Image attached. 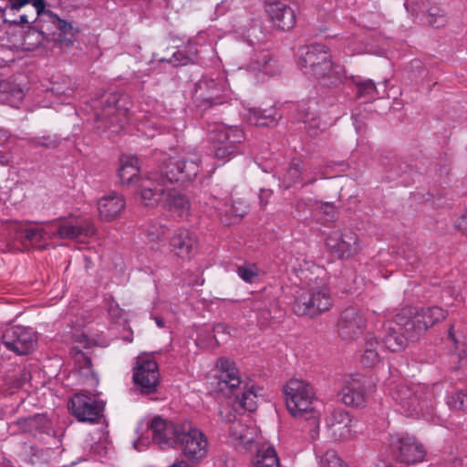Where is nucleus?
Returning <instances> with one entry per match:
<instances>
[{
  "label": "nucleus",
  "mask_w": 467,
  "mask_h": 467,
  "mask_svg": "<svg viewBox=\"0 0 467 467\" xmlns=\"http://www.w3.org/2000/svg\"><path fill=\"white\" fill-rule=\"evenodd\" d=\"M155 322H156V324H157V326H158L159 327H165V322H164V320H163L162 318H161V317H156V318H155Z\"/></svg>",
  "instance_id": "0e129e2a"
},
{
  "label": "nucleus",
  "mask_w": 467,
  "mask_h": 467,
  "mask_svg": "<svg viewBox=\"0 0 467 467\" xmlns=\"http://www.w3.org/2000/svg\"><path fill=\"white\" fill-rule=\"evenodd\" d=\"M0 467H12V466L9 464V462H1Z\"/></svg>",
  "instance_id": "338daca9"
},
{
  "label": "nucleus",
  "mask_w": 467,
  "mask_h": 467,
  "mask_svg": "<svg viewBox=\"0 0 467 467\" xmlns=\"http://www.w3.org/2000/svg\"><path fill=\"white\" fill-rule=\"evenodd\" d=\"M379 362V355L377 349H364L361 356V363L366 367H372Z\"/></svg>",
  "instance_id": "de8ad7c7"
},
{
  "label": "nucleus",
  "mask_w": 467,
  "mask_h": 467,
  "mask_svg": "<svg viewBox=\"0 0 467 467\" xmlns=\"http://www.w3.org/2000/svg\"><path fill=\"white\" fill-rule=\"evenodd\" d=\"M408 339L400 333L399 328L395 327H389L388 334L383 337V346L392 351L397 352L405 348Z\"/></svg>",
  "instance_id": "72a5a7b5"
},
{
  "label": "nucleus",
  "mask_w": 467,
  "mask_h": 467,
  "mask_svg": "<svg viewBox=\"0 0 467 467\" xmlns=\"http://www.w3.org/2000/svg\"><path fill=\"white\" fill-rule=\"evenodd\" d=\"M45 40V32L43 29H36L31 27L24 36V45L27 46L28 49H33L41 45Z\"/></svg>",
  "instance_id": "79ce46f5"
},
{
  "label": "nucleus",
  "mask_w": 467,
  "mask_h": 467,
  "mask_svg": "<svg viewBox=\"0 0 467 467\" xmlns=\"http://www.w3.org/2000/svg\"><path fill=\"white\" fill-rule=\"evenodd\" d=\"M342 402L350 407H363L366 403V385L360 375L348 376L338 392Z\"/></svg>",
  "instance_id": "412c9836"
},
{
  "label": "nucleus",
  "mask_w": 467,
  "mask_h": 467,
  "mask_svg": "<svg viewBox=\"0 0 467 467\" xmlns=\"http://www.w3.org/2000/svg\"><path fill=\"white\" fill-rule=\"evenodd\" d=\"M5 93H6L5 100L15 108H17L18 104L24 99L23 89L16 86L11 87L9 91L5 90Z\"/></svg>",
  "instance_id": "49530a36"
},
{
  "label": "nucleus",
  "mask_w": 467,
  "mask_h": 467,
  "mask_svg": "<svg viewBox=\"0 0 467 467\" xmlns=\"http://www.w3.org/2000/svg\"><path fill=\"white\" fill-rule=\"evenodd\" d=\"M367 325L364 312L357 307H348L342 311L337 327L338 334L344 340H353L363 332Z\"/></svg>",
  "instance_id": "aec40b11"
},
{
  "label": "nucleus",
  "mask_w": 467,
  "mask_h": 467,
  "mask_svg": "<svg viewBox=\"0 0 467 467\" xmlns=\"http://www.w3.org/2000/svg\"><path fill=\"white\" fill-rule=\"evenodd\" d=\"M223 413V410H221V418L225 421L231 422L228 431L230 442L241 452H245L251 450L256 436L255 428L254 426L246 425L241 420H236L235 416L233 415L230 410L227 411L225 416Z\"/></svg>",
  "instance_id": "dca6fc26"
},
{
  "label": "nucleus",
  "mask_w": 467,
  "mask_h": 467,
  "mask_svg": "<svg viewBox=\"0 0 467 467\" xmlns=\"http://www.w3.org/2000/svg\"><path fill=\"white\" fill-rule=\"evenodd\" d=\"M161 375L158 364L149 357H139L133 369V380L142 394L157 392Z\"/></svg>",
  "instance_id": "4468645a"
},
{
  "label": "nucleus",
  "mask_w": 467,
  "mask_h": 467,
  "mask_svg": "<svg viewBox=\"0 0 467 467\" xmlns=\"http://www.w3.org/2000/svg\"><path fill=\"white\" fill-rule=\"evenodd\" d=\"M38 145H42V146H45V147H56V142L55 141L41 142V143H38Z\"/></svg>",
  "instance_id": "69168bd1"
},
{
  "label": "nucleus",
  "mask_w": 467,
  "mask_h": 467,
  "mask_svg": "<svg viewBox=\"0 0 467 467\" xmlns=\"http://www.w3.org/2000/svg\"><path fill=\"white\" fill-rule=\"evenodd\" d=\"M284 393L287 410L293 417H306L312 425L318 424L319 413L314 406L315 391L308 382L292 379L285 385Z\"/></svg>",
  "instance_id": "39448f33"
},
{
  "label": "nucleus",
  "mask_w": 467,
  "mask_h": 467,
  "mask_svg": "<svg viewBox=\"0 0 467 467\" xmlns=\"http://www.w3.org/2000/svg\"><path fill=\"white\" fill-rule=\"evenodd\" d=\"M266 203H267V202H263V201H261V205H262V206H265V205H266Z\"/></svg>",
  "instance_id": "774afa93"
},
{
  "label": "nucleus",
  "mask_w": 467,
  "mask_h": 467,
  "mask_svg": "<svg viewBox=\"0 0 467 467\" xmlns=\"http://www.w3.org/2000/svg\"><path fill=\"white\" fill-rule=\"evenodd\" d=\"M170 245L178 256L190 258L193 250L197 247V239L192 232L180 228L173 233Z\"/></svg>",
  "instance_id": "bb28decb"
},
{
  "label": "nucleus",
  "mask_w": 467,
  "mask_h": 467,
  "mask_svg": "<svg viewBox=\"0 0 467 467\" xmlns=\"http://www.w3.org/2000/svg\"><path fill=\"white\" fill-rule=\"evenodd\" d=\"M319 467H348L335 450H327L319 456Z\"/></svg>",
  "instance_id": "a19ab883"
},
{
  "label": "nucleus",
  "mask_w": 467,
  "mask_h": 467,
  "mask_svg": "<svg viewBox=\"0 0 467 467\" xmlns=\"http://www.w3.org/2000/svg\"><path fill=\"white\" fill-rule=\"evenodd\" d=\"M216 367L220 375L219 386L222 391L226 389L235 396L234 405L248 411H254L257 408L259 389L254 383H245L240 379L239 371L235 364L225 358L217 360Z\"/></svg>",
  "instance_id": "f03ea898"
},
{
  "label": "nucleus",
  "mask_w": 467,
  "mask_h": 467,
  "mask_svg": "<svg viewBox=\"0 0 467 467\" xmlns=\"http://www.w3.org/2000/svg\"><path fill=\"white\" fill-rule=\"evenodd\" d=\"M200 171V158L197 155L171 157L161 166V176L169 184L192 182Z\"/></svg>",
  "instance_id": "9d476101"
},
{
  "label": "nucleus",
  "mask_w": 467,
  "mask_h": 467,
  "mask_svg": "<svg viewBox=\"0 0 467 467\" xmlns=\"http://www.w3.org/2000/svg\"><path fill=\"white\" fill-rule=\"evenodd\" d=\"M329 49L321 44H312L306 48L298 59L305 73L317 79L327 80L325 84L336 85L343 77L342 67L331 61Z\"/></svg>",
  "instance_id": "20e7f679"
},
{
  "label": "nucleus",
  "mask_w": 467,
  "mask_h": 467,
  "mask_svg": "<svg viewBox=\"0 0 467 467\" xmlns=\"http://www.w3.org/2000/svg\"><path fill=\"white\" fill-rule=\"evenodd\" d=\"M238 276L246 283L252 284L259 276L258 268L254 264L237 266Z\"/></svg>",
  "instance_id": "37998d69"
},
{
  "label": "nucleus",
  "mask_w": 467,
  "mask_h": 467,
  "mask_svg": "<svg viewBox=\"0 0 467 467\" xmlns=\"http://www.w3.org/2000/svg\"><path fill=\"white\" fill-rule=\"evenodd\" d=\"M68 409L78 421L98 423L102 417L104 407L90 396L77 393L70 399Z\"/></svg>",
  "instance_id": "f3484780"
},
{
  "label": "nucleus",
  "mask_w": 467,
  "mask_h": 467,
  "mask_svg": "<svg viewBox=\"0 0 467 467\" xmlns=\"http://www.w3.org/2000/svg\"><path fill=\"white\" fill-rule=\"evenodd\" d=\"M29 378H30V373L27 370H26V369L21 370L20 379L15 384V387L19 388V387L23 386L24 383L26 381H27Z\"/></svg>",
  "instance_id": "864d4df0"
},
{
  "label": "nucleus",
  "mask_w": 467,
  "mask_h": 467,
  "mask_svg": "<svg viewBox=\"0 0 467 467\" xmlns=\"http://www.w3.org/2000/svg\"><path fill=\"white\" fill-rule=\"evenodd\" d=\"M27 5V0H11L12 9H20L21 7Z\"/></svg>",
  "instance_id": "bf43d9fd"
},
{
  "label": "nucleus",
  "mask_w": 467,
  "mask_h": 467,
  "mask_svg": "<svg viewBox=\"0 0 467 467\" xmlns=\"http://www.w3.org/2000/svg\"><path fill=\"white\" fill-rule=\"evenodd\" d=\"M2 342L8 350L16 354L27 355L35 348L36 337L29 327L11 326L5 330Z\"/></svg>",
  "instance_id": "2eb2a0df"
},
{
  "label": "nucleus",
  "mask_w": 467,
  "mask_h": 467,
  "mask_svg": "<svg viewBox=\"0 0 467 467\" xmlns=\"http://www.w3.org/2000/svg\"><path fill=\"white\" fill-rule=\"evenodd\" d=\"M150 120H147V121H143V122H141V123L140 124L139 130H142V131L145 133V135H146L147 137H153V136H154V133H152V132H147V131H146V129H147V128H150Z\"/></svg>",
  "instance_id": "13d9d810"
},
{
  "label": "nucleus",
  "mask_w": 467,
  "mask_h": 467,
  "mask_svg": "<svg viewBox=\"0 0 467 467\" xmlns=\"http://www.w3.org/2000/svg\"><path fill=\"white\" fill-rule=\"evenodd\" d=\"M306 124V132L310 137H317L322 130L321 120L319 118H311L310 120H304Z\"/></svg>",
  "instance_id": "09e8293b"
},
{
  "label": "nucleus",
  "mask_w": 467,
  "mask_h": 467,
  "mask_svg": "<svg viewBox=\"0 0 467 467\" xmlns=\"http://www.w3.org/2000/svg\"><path fill=\"white\" fill-rule=\"evenodd\" d=\"M333 306L330 290L327 286L311 287L297 293L293 311L296 316L315 317L328 311Z\"/></svg>",
  "instance_id": "0eeeda50"
},
{
  "label": "nucleus",
  "mask_w": 467,
  "mask_h": 467,
  "mask_svg": "<svg viewBox=\"0 0 467 467\" xmlns=\"http://www.w3.org/2000/svg\"><path fill=\"white\" fill-rule=\"evenodd\" d=\"M448 406L456 410H467V389H457L447 398Z\"/></svg>",
  "instance_id": "58836bf2"
},
{
  "label": "nucleus",
  "mask_w": 467,
  "mask_h": 467,
  "mask_svg": "<svg viewBox=\"0 0 467 467\" xmlns=\"http://www.w3.org/2000/svg\"><path fill=\"white\" fill-rule=\"evenodd\" d=\"M129 103L126 96L116 93L109 94L101 111L96 114L97 119L109 123L107 126L109 128L116 126L118 129L113 131H119V129H122L130 120Z\"/></svg>",
  "instance_id": "f8f14e48"
},
{
  "label": "nucleus",
  "mask_w": 467,
  "mask_h": 467,
  "mask_svg": "<svg viewBox=\"0 0 467 467\" xmlns=\"http://www.w3.org/2000/svg\"><path fill=\"white\" fill-rule=\"evenodd\" d=\"M209 140L214 156L219 160H226L236 152L238 146L244 140V133L237 126L217 123L209 127Z\"/></svg>",
  "instance_id": "6e6552de"
},
{
  "label": "nucleus",
  "mask_w": 467,
  "mask_h": 467,
  "mask_svg": "<svg viewBox=\"0 0 467 467\" xmlns=\"http://www.w3.org/2000/svg\"><path fill=\"white\" fill-rule=\"evenodd\" d=\"M457 227L460 231H462L463 234H467V215H462L458 223Z\"/></svg>",
  "instance_id": "6e6d98bb"
},
{
  "label": "nucleus",
  "mask_w": 467,
  "mask_h": 467,
  "mask_svg": "<svg viewBox=\"0 0 467 467\" xmlns=\"http://www.w3.org/2000/svg\"><path fill=\"white\" fill-rule=\"evenodd\" d=\"M8 139L7 131L0 130V146L5 145L8 141Z\"/></svg>",
  "instance_id": "052dcab7"
},
{
  "label": "nucleus",
  "mask_w": 467,
  "mask_h": 467,
  "mask_svg": "<svg viewBox=\"0 0 467 467\" xmlns=\"http://www.w3.org/2000/svg\"><path fill=\"white\" fill-rule=\"evenodd\" d=\"M265 12L273 25L284 31H288L296 25V14L289 5L282 1L266 4Z\"/></svg>",
  "instance_id": "b1692460"
},
{
  "label": "nucleus",
  "mask_w": 467,
  "mask_h": 467,
  "mask_svg": "<svg viewBox=\"0 0 467 467\" xmlns=\"http://www.w3.org/2000/svg\"><path fill=\"white\" fill-rule=\"evenodd\" d=\"M199 53L198 44L195 41H189L184 50H178L172 56V62L175 66H183L194 63Z\"/></svg>",
  "instance_id": "f704fd0d"
},
{
  "label": "nucleus",
  "mask_w": 467,
  "mask_h": 467,
  "mask_svg": "<svg viewBox=\"0 0 467 467\" xmlns=\"http://www.w3.org/2000/svg\"><path fill=\"white\" fill-rule=\"evenodd\" d=\"M254 467H281L275 449L271 445L259 448Z\"/></svg>",
  "instance_id": "2f4dec72"
},
{
  "label": "nucleus",
  "mask_w": 467,
  "mask_h": 467,
  "mask_svg": "<svg viewBox=\"0 0 467 467\" xmlns=\"http://www.w3.org/2000/svg\"><path fill=\"white\" fill-rule=\"evenodd\" d=\"M318 213L326 216L325 221L331 222L336 218L335 206L328 202H323L318 205Z\"/></svg>",
  "instance_id": "8fccbe9b"
},
{
  "label": "nucleus",
  "mask_w": 467,
  "mask_h": 467,
  "mask_svg": "<svg viewBox=\"0 0 467 467\" xmlns=\"http://www.w3.org/2000/svg\"><path fill=\"white\" fill-rule=\"evenodd\" d=\"M394 325L410 341H416L424 333V327L411 308L401 309L394 317Z\"/></svg>",
  "instance_id": "5701e85b"
},
{
  "label": "nucleus",
  "mask_w": 467,
  "mask_h": 467,
  "mask_svg": "<svg viewBox=\"0 0 467 467\" xmlns=\"http://www.w3.org/2000/svg\"><path fill=\"white\" fill-rule=\"evenodd\" d=\"M416 315L420 321V324L424 327V332L434 326L436 323L443 320L446 317V312L439 306H431L421 308L416 312Z\"/></svg>",
  "instance_id": "7c9ffc66"
},
{
  "label": "nucleus",
  "mask_w": 467,
  "mask_h": 467,
  "mask_svg": "<svg viewBox=\"0 0 467 467\" xmlns=\"http://www.w3.org/2000/svg\"><path fill=\"white\" fill-rule=\"evenodd\" d=\"M194 98L200 107L207 109L226 103L231 99V92L224 78L203 77L195 85Z\"/></svg>",
  "instance_id": "9b49d317"
},
{
  "label": "nucleus",
  "mask_w": 467,
  "mask_h": 467,
  "mask_svg": "<svg viewBox=\"0 0 467 467\" xmlns=\"http://www.w3.org/2000/svg\"><path fill=\"white\" fill-rule=\"evenodd\" d=\"M357 422L348 411L341 409L333 410L326 419L330 435L338 441L350 440L356 432Z\"/></svg>",
  "instance_id": "6ab92c4d"
},
{
  "label": "nucleus",
  "mask_w": 467,
  "mask_h": 467,
  "mask_svg": "<svg viewBox=\"0 0 467 467\" xmlns=\"http://www.w3.org/2000/svg\"><path fill=\"white\" fill-rule=\"evenodd\" d=\"M168 227L161 223L153 222L150 223L144 230V234L149 243L159 244L165 241Z\"/></svg>",
  "instance_id": "4c0bfd02"
},
{
  "label": "nucleus",
  "mask_w": 467,
  "mask_h": 467,
  "mask_svg": "<svg viewBox=\"0 0 467 467\" xmlns=\"http://www.w3.org/2000/svg\"><path fill=\"white\" fill-rule=\"evenodd\" d=\"M163 197L165 207L173 215L181 219L188 217L191 203L189 199L185 195H183L182 193L174 189H170L168 186Z\"/></svg>",
  "instance_id": "cd10ccee"
},
{
  "label": "nucleus",
  "mask_w": 467,
  "mask_h": 467,
  "mask_svg": "<svg viewBox=\"0 0 467 467\" xmlns=\"http://www.w3.org/2000/svg\"><path fill=\"white\" fill-rule=\"evenodd\" d=\"M326 245L331 254L343 260L351 259L361 251L359 238L350 229L332 231L326 238Z\"/></svg>",
  "instance_id": "ddd939ff"
},
{
  "label": "nucleus",
  "mask_w": 467,
  "mask_h": 467,
  "mask_svg": "<svg viewBox=\"0 0 467 467\" xmlns=\"http://www.w3.org/2000/svg\"><path fill=\"white\" fill-rule=\"evenodd\" d=\"M375 467H390V465L387 462L379 460L375 464Z\"/></svg>",
  "instance_id": "680f3d73"
},
{
  "label": "nucleus",
  "mask_w": 467,
  "mask_h": 467,
  "mask_svg": "<svg viewBox=\"0 0 467 467\" xmlns=\"http://www.w3.org/2000/svg\"><path fill=\"white\" fill-rule=\"evenodd\" d=\"M75 359L76 366L81 374H83L85 377L92 374V364L90 358L86 356L83 352L78 351L75 357Z\"/></svg>",
  "instance_id": "c03bdc74"
},
{
  "label": "nucleus",
  "mask_w": 467,
  "mask_h": 467,
  "mask_svg": "<svg viewBox=\"0 0 467 467\" xmlns=\"http://www.w3.org/2000/svg\"><path fill=\"white\" fill-rule=\"evenodd\" d=\"M48 21L58 31L57 36H54L55 40L59 42H71L75 33L70 23L60 19L53 13H48Z\"/></svg>",
  "instance_id": "473e14b6"
},
{
  "label": "nucleus",
  "mask_w": 467,
  "mask_h": 467,
  "mask_svg": "<svg viewBox=\"0 0 467 467\" xmlns=\"http://www.w3.org/2000/svg\"><path fill=\"white\" fill-rule=\"evenodd\" d=\"M14 238L26 245L29 243L37 249L44 250L47 247V241L54 238L72 239L81 241L85 237L95 234V226L92 222L84 220L80 223L62 222L56 220L45 223L41 226H32L27 223L14 224Z\"/></svg>",
  "instance_id": "f257e3e1"
},
{
  "label": "nucleus",
  "mask_w": 467,
  "mask_h": 467,
  "mask_svg": "<svg viewBox=\"0 0 467 467\" xmlns=\"http://www.w3.org/2000/svg\"><path fill=\"white\" fill-rule=\"evenodd\" d=\"M124 197L115 192L101 197L98 202V209L101 219L107 222L113 221L120 216L125 210Z\"/></svg>",
  "instance_id": "a878e982"
},
{
  "label": "nucleus",
  "mask_w": 467,
  "mask_h": 467,
  "mask_svg": "<svg viewBox=\"0 0 467 467\" xmlns=\"http://www.w3.org/2000/svg\"><path fill=\"white\" fill-rule=\"evenodd\" d=\"M247 121L255 126H275L276 123L275 117L272 114H266L265 111H262L257 109H249L246 113Z\"/></svg>",
  "instance_id": "e433bc0d"
},
{
  "label": "nucleus",
  "mask_w": 467,
  "mask_h": 467,
  "mask_svg": "<svg viewBox=\"0 0 467 467\" xmlns=\"http://www.w3.org/2000/svg\"><path fill=\"white\" fill-rule=\"evenodd\" d=\"M357 98L365 99H374L378 95L375 83L371 79H365L356 83Z\"/></svg>",
  "instance_id": "ea45409f"
},
{
  "label": "nucleus",
  "mask_w": 467,
  "mask_h": 467,
  "mask_svg": "<svg viewBox=\"0 0 467 467\" xmlns=\"http://www.w3.org/2000/svg\"><path fill=\"white\" fill-rule=\"evenodd\" d=\"M389 389L392 400L408 416L428 409L434 399L433 388L420 383L390 380Z\"/></svg>",
  "instance_id": "7ed1b4c3"
},
{
  "label": "nucleus",
  "mask_w": 467,
  "mask_h": 467,
  "mask_svg": "<svg viewBox=\"0 0 467 467\" xmlns=\"http://www.w3.org/2000/svg\"><path fill=\"white\" fill-rule=\"evenodd\" d=\"M19 21L21 24H27L30 22L28 16L26 15H21L20 16V18H19Z\"/></svg>",
  "instance_id": "e2e57ef3"
},
{
  "label": "nucleus",
  "mask_w": 467,
  "mask_h": 467,
  "mask_svg": "<svg viewBox=\"0 0 467 467\" xmlns=\"http://www.w3.org/2000/svg\"><path fill=\"white\" fill-rule=\"evenodd\" d=\"M405 6L408 11L411 8L412 15L418 11L427 13V23L432 27L439 28L447 23L444 10L436 5H431L429 1L415 5L405 4Z\"/></svg>",
  "instance_id": "c85d7f7f"
},
{
  "label": "nucleus",
  "mask_w": 467,
  "mask_h": 467,
  "mask_svg": "<svg viewBox=\"0 0 467 467\" xmlns=\"http://www.w3.org/2000/svg\"><path fill=\"white\" fill-rule=\"evenodd\" d=\"M379 347V342L378 339L371 335L367 336L366 337V343H365V349H377Z\"/></svg>",
  "instance_id": "603ef678"
},
{
  "label": "nucleus",
  "mask_w": 467,
  "mask_h": 467,
  "mask_svg": "<svg viewBox=\"0 0 467 467\" xmlns=\"http://www.w3.org/2000/svg\"><path fill=\"white\" fill-rule=\"evenodd\" d=\"M168 186L161 171H150L138 180L137 192L146 206H153L164 196Z\"/></svg>",
  "instance_id": "a211bd4d"
},
{
  "label": "nucleus",
  "mask_w": 467,
  "mask_h": 467,
  "mask_svg": "<svg viewBox=\"0 0 467 467\" xmlns=\"http://www.w3.org/2000/svg\"><path fill=\"white\" fill-rule=\"evenodd\" d=\"M118 171L122 183H130L140 171V160L135 156H122Z\"/></svg>",
  "instance_id": "c756f323"
},
{
  "label": "nucleus",
  "mask_w": 467,
  "mask_h": 467,
  "mask_svg": "<svg viewBox=\"0 0 467 467\" xmlns=\"http://www.w3.org/2000/svg\"><path fill=\"white\" fill-rule=\"evenodd\" d=\"M271 57L268 52L262 51L255 54L254 58L251 61L249 67L252 70L265 71L267 64L270 62Z\"/></svg>",
  "instance_id": "a18cd8bd"
},
{
  "label": "nucleus",
  "mask_w": 467,
  "mask_h": 467,
  "mask_svg": "<svg viewBox=\"0 0 467 467\" xmlns=\"http://www.w3.org/2000/svg\"><path fill=\"white\" fill-rule=\"evenodd\" d=\"M180 422L174 423L166 421L161 417H155L150 429L152 434V441L161 447L171 446L174 448L176 436L179 434Z\"/></svg>",
  "instance_id": "393cba45"
},
{
  "label": "nucleus",
  "mask_w": 467,
  "mask_h": 467,
  "mask_svg": "<svg viewBox=\"0 0 467 467\" xmlns=\"http://www.w3.org/2000/svg\"><path fill=\"white\" fill-rule=\"evenodd\" d=\"M449 337L451 338V340L454 341L455 347L459 348V345L462 344L463 347H467V343L465 341L461 342L459 338L456 337L455 332H454V326H451L449 329Z\"/></svg>",
  "instance_id": "5fc2aeb1"
},
{
  "label": "nucleus",
  "mask_w": 467,
  "mask_h": 467,
  "mask_svg": "<svg viewBox=\"0 0 467 467\" xmlns=\"http://www.w3.org/2000/svg\"><path fill=\"white\" fill-rule=\"evenodd\" d=\"M174 448L180 450L188 462L199 463L209 453L210 443L205 433L190 420L180 422Z\"/></svg>",
  "instance_id": "423d86ee"
},
{
  "label": "nucleus",
  "mask_w": 467,
  "mask_h": 467,
  "mask_svg": "<svg viewBox=\"0 0 467 467\" xmlns=\"http://www.w3.org/2000/svg\"><path fill=\"white\" fill-rule=\"evenodd\" d=\"M33 6L35 7L37 16L44 15L48 17V13H52L51 11H46L45 0H34Z\"/></svg>",
  "instance_id": "3c124183"
},
{
  "label": "nucleus",
  "mask_w": 467,
  "mask_h": 467,
  "mask_svg": "<svg viewBox=\"0 0 467 467\" xmlns=\"http://www.w3.org/2000/svg\"><path fill=\"white\" fill-rule=\"evenodd\" d=\"M389 447L393 459L405 465L422 462L427 454L423 444L406 433L389 435Z\"/></svg>",
  "instance_id": "1a4fd4ad"
},
{
  "label": "nucleus",
  "mask_w": 467,
  "mask_h": 467,
  "mask_svg": "<svg viewBox=\"0 0 467 467\" xmlns=\"http://www.w3.org/2000/svg\"><path fill=\"white\" fill-rule=\"evenodd\" d=\"M302 163L300 159H293L289 163L288 168L280 178L285 189H289L299 181L302 171Z\"/></svg>",
  "instance_id": "c9c22d12"
},
{
  "label": "nucleus",
  "mask_w": 467,
  "mask_h": 467,
  "mask_svg": "<svg viewBox=\"0 0 467 467\" xmlns=\"http://www.w3.org/2000/svg\"><path fill=\"white\" fill-rule=\"evenodd\" d=\"M214 334L229 333V327L225 324L218 323L213 327Z\"/></svg>",
  "instance_id": "4d7b16f0"
},
{
  "label": "nucleus",
  "mask_w": 467,
  "mask_h": 467,
  "mask_svg": "<svg viewBox=\"0 0 467 467\" xmlns=\"http://www.w3.org/2000/svg\"><path fill=\"white\" fill-rule=\"evenodd\" d=\"M212 205L215 209L217 216L225 224L239 222L249 211L247 202L240 198L233 200L230 203L219 199H213Z\"/></svg>",
  "instance_id": "4be33fe9"
}]
</instances>
